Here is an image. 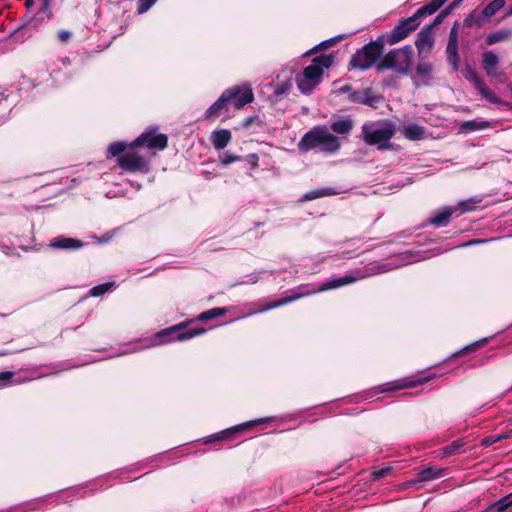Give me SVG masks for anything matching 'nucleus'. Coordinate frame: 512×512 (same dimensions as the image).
<instances>
[{"instance_id":"nucleus-1","label":"nucleus","mask_w":512,"mask_h":512,"mask_svg":"<svg viewBox=\"0 0 512 512\" xmlns=\"http://www.w3.org/2000/svg\"><path fill=\"white\" fill-rule=\"evenodd\" d=\"M358 281L357 274L354 271L352 274H347L342 277L329 279L323 282L318 287H310V285H300L296 287L294 290L290 291V295L281 298L275 302H270L265 307L260 308L258 312H266L268 310L281 307L283 305L292 303L302 297L310 296L318 292H323L327 290L337 289L354 282Z\"/></svg>"},{"instance_id":"nucleus-2","label":"nucleus","mask_w":512,"mask_h":512,"mask_svg":"<svg viewBox=\"0 0 512 512\" xmlns=\"http://www.w3.org/2000/svg\"><path fill=\"white\" fill-rule=\"evenodd\" d=\"M341 146L337 136L326 125H317L306 132L297 144L300 152L318 149L327 154L336 153Z\"/></svg>"},{"instance_id":"nucleus-3","label":"nucleus","mask_w":512,"mask_h":512,"mask_svg":"<svg viewBox=\"0 0 512 512\" xmlns=\"http://www.w3.org/2000/svg\"><path fill=\"white\" fill-rule=\"evenodd\" d=\"M334 56L332 54L320 55L312 60V63L304 68L302 73L295 77L299 90L303 94H310L320 83L324 68L332 66Z\"/></svg>"},{"instance_id":"nucleus-4","label":"nucleus","mask_w":512,"mask_h":512,"mask_svg":"<svg viewBox=\"0 0 512 512\" xmlns=\"http://www.w3.org/2000/svg\"><path fill=\"white\" fill-rule=\"evenodd\" d=\"M396 132L394 123L388 120L368 122L362 125V139L368 145H377L378 150L392 147L391 138Z\"/></svg>"},{"instance_id":"nucleus-5","label":"nucleus","mask_w":512,"mask_h":512,"mask_svg":"<svg viewBox=\"0 0 512 512\" xmlns=\"http://www.w3.org/2000/svg\"><path fill=\"white\" fill-rule=\"evenodd\" d=\"M414 51L411 45H405L402 48L394 49L388 52L376 65L377 72L393 70L398 74L408 75L412 64Z\"/></svg>"},{"instance_id":"nucleus-6","label":"nucleus","mask_w":512,"mask_h":512,"mask_svg":"<svg viewBox=\"0 0 512 512\" xmlns=\"http://www.w3.org/2000/svg\"><path fill=\"white\" fill-rule=\"evenodd\" d=\"M384 52V41L378 38L357 50L350 59V69L368 70L377 65Z\"/></svg>"},{"instance_id":"nucleus-7","label":"nucleus","mask_w":512,"mask_h":512,"mask_svg":"<svg viewBox=\"0 0 512 512\" xmlns=\"http://www.w3.org/2000/svg\"><path fill=\"white\" fill-rule=\"evenodd\" d=\"M186 327L187 323L183 322L161 330L155 334L154 339L151 340V343L148 346L161 345L174 340L185 341L206 332V329L204 328H191L189 330H185Z\"/></svg>"},{"instance_id":"nucleus-8","label":"nucleus","mask_w":512,"mask_h":512,"mask_svg":"<svg viewBox=\"0 0 512 512\" xmlns=\"http://www.w3.org/2000/svg\"><path fill=\"white\" fill-rule=\"evenodd\" d=\"M420 25V21L416 20V17H408L402 21L385 37H381L384 42L389 45H394L406 37L413 31H415Z\"/></svg>"},{"instance_id":"nucleus-9","label":"nucleus","mask_w":512,"mask_h":512,"mask_svg":"<svg viewBox=\"0 0 512 512\" xmlns=\"http://www.w3.org/2000/svg\"><path fill=\"white\" fill-rule=\"evenodd\" d=\"M156 130L154 128L143 132L131 143V148L146 146L151 149H165L168 144V137L165 134H156Z\"/></svg>"},{"instance_id":"nucleus-10","label":"nucleus","mask_w":512,"mask_h":512,"mask_svg":"<svg viewBox=\"0 0 512 512\" xmlns=\"http://www.w3.org/2000/svg\"><path fill=\"white\" fill-rule=\"evenodd\" d=\"M118 165L129 172L147 174L150 171L149 162L136 153H125L117 158Z\"/></svg>"},{"instance_id":"nucleus-11","label":"nucleus","mask_w":512,"mask_h":512,"mask_svg":"<svg viewBox=\"0 0 512 512\" xmlns=\"http://www.w3.org/2000/svg\"><path fill=\"white\" fill-rule=\"evenodd\" d=\"M273 419H274V417H264V418H259V419L251 420V421H248L246 423L233 426L231 428H228V429L222 430L220 432H217L215 434H212V435L204 437L203 438V443L204 444H210L212 442H217V441H221V440L227 439L230 436H232L233 434H235L236 432L242 431V430H244L246 428H249V427H252V426H255V425H259V424L270 422Z\"/></svg>"},{"instance_id":"nucleus-12","label":"nucleus","mask_w":512,"mask_h":512,"mask_svg":"<svg viewBox=\"0 0 512 512\" xmlns=\"http://www.w3.org/2000/svg\"><path fill=\"white\" fill-rule=\"evenodd\" d=\"M458 30L459 24L455 22L450 30L448 44L445 51L447 61L451 65L453 72L458 71L460 62L458 54Z\"/></svg>"},{"instance_id":"nucleus-13","label":"nucleus","mask_w":512,"mask_h":512,"mask_svg":"<svg viewBox=\"0 0 512 512\" xmlns=\"http://www.w3.org/2000/svg\"><path fill=\"white\" fill-rule=\"evenodd\" d=\"M348 100L356 104H363L376 108L382 97L377 95L371 88L355 90L348 95Z\"/></svg>"},{"instance_id":"nucleus-14","label":"nucleus","mask_w":512,"mask_h":512,"mask_svg":"<svg viewBox=\"0 0 512 512\" xmlns=\"http://www.w3.org/2000/svg\"><path fill=\"white\" fill-rule=\"evenodd\" d=\"M401 264H392L389 262L376 261L369 263L362 269L355 270L358 281L369 278L374 275L382 274L400 266Z\"/></svg>"},{"instance_id":"nucleus-15","label":"nucleus","mask_w":512,"mask_h":512,"mask_svg":"<svg viewBox=\"0 0 512 512\" xmlns=\"http://www.w3.org/2000/svg\"><path fill=\"white\" fill-rule=\"evenodd\" d=\"M236 90H224L220 97L205 111L206 120L218 117L236 95Z\"/></svg>"},{"instance_id":"nucleus-16","label":"nucleus","mask_w":512,"mask_h":512,"mask_svg":"<svg viewBox=\"0 0 512 512\" xmlns=\"http://www.w3.org/2000/svg\"><path fill=\"white\" fill-rule=\"evenodd\" d=\"M415 45L420 56L431 52L434 46L432 25H426L423 27V29L418 33Z\"/></svg>"},{"instance_id":"nucleus-17","label":"nucleus","mask_w":512,"mask_h":512,"mask_svg":"<svg viewBox=\"0 0 512 512\" xmlns=\"http://www.w3.org/2000/svg\"><path fill=\"white\" fill-rule=\"evenodd\" d=\"M434 66L429 61H420L415 67V84L428 86L432 80Z\"/></svg>"},{"instance_id":"nucleus-18","label":"nucleus","mask_w":512,"mask_h":512,"mask_svg":"<svg viewBox=\"0 0 512 512\" xmlns=\"http://www.w3.org/2000/svg\"><path fill=\"white\" fill-rule=\"evenodd\" d=\"M83 246L81 240L63 235L53 238L49 243V247L56 250H78Z\"/></svg>"},{"instance_id":"nucleus-19","label":"nucleus","mask_w":512,"mask_h":512,"mask_svg":"<svg viewBox=\"0 0 512 512\" xmlns=\"http://www.w3.org/2000/svg\"><path fill=\"white\" fill-rule=\"evenodd\" d=\"M227 90H236L237 93L233 97L232 101L230 103L233 104L235 109H241L245 105L251 103L254 100V95L252 92V89L249 87H239V86H233L231 88H228Z\"/></svg>"},{"instance_id":"nucleus-20","label":"nucleus","mask_w":512,"mask_h":512,"mask_svg":"<svg viewBox=\"0 0 512 512\" xmlns=\"http://www.w3.org/2000/svg\"><path fill=\"white\" fill-rule=\"evenodd\" d=\"M340 193H342V191L338 190L334 187H322V188H317V189H313V190L306 192L301 197L300 201L301 202L311 201V200L319 199L322 197L338 195Z\"/></svg>"},{"instance_id":"nucleus-21","label":"nucleus","mask_w":512,"mask_h":512,"mask_svg":"<svg viewBox=\"0 0 512 512\" xmlns=\"http://www.w3.org/2000/svg\"><path fill=\"white\" fill-rule=\"evenodd\" d=\"M453 212L454 210L451 207H444L442 210L434 212L428 222L429 224L437 227L447 226L451 220Z\"/></svg>"},{"instance_id":"nucleus-22","label":"nucleus","mask_w":512,"mask_h":512,"mask_svg":"<svg viewBox=\"0 0 512 512\" xmlns=\"http://www.w3.org/2000/svg\"><path fill=\"white\" fill-rule=\"evenodd\" d=\"M231 140V132L227 129L216 130L211 135V141L216 150L224 149Z\"/></svg>"},{"instance_id":"nucleus-23","label":"nucleus","mask_w":512,"mask_h":512,"mask_svg":"<svg viewBox=\"0 0 512 512\" xmlns=\"http://www.w3.org/2000/svg\"><path fill=\"white\" fill-rule=\"evenodd\" d=\"M483 69L490 76H495V69L499 64V57L493 51H486L483 53Z\"/></svg>"},{"instance_id":"nucleus-24","label":"nucleus","mask_w":512,"mask_h":512,"mask_svg":"<svg viewBox=\"0 0 512 512\" xmlns=\"http://www.w3.org/2000/svg\"><path fill=\"white\" fill-rule=\"evenodd\" d=\"M446 469L427 467L419 471L418 476L422 483L439 479L445 475Z\"/></svg>"},{"instance_id":"nucleus-25","label":"nucleus","mask_w":512,"mask_h":512,"mask_svg":"<svg viewBox=\"0 0 512 512\" xmlns=\"http://www.w3.org/2000/svg\"><path fill=\"white\" fill-rule=\"evenodd\" d=\"M353 128V121L350 118H339L332 121L330 128L334 133L339 135L348 134Z\"/></svg>"},{"instance_id":"nucleus-26","label":"nucleus","mask_w":512,"mask_h":512,"mask_svg":"<svg viewBox=\"0 0 512 512\" xmlns=\"http://www.w3.org/2000/svg\"><path fill=\"white\" fill-rule=\"evenodd\" d=\"M488 512H512V495L502 497L498 501L491 504Z\"/></svg>"},{"instance_id":"nucleus-27","label":"nucleus","mask_w":512,"mask_h":512,"mask_svg":"<svg viewBox=\"0 0 512 512\" xmlns=\"http://www.w3.org/2000/svg\"><path fill=\"white\" fill-rule=\"evenodd\" d=\"M403 134L409 140H420L424 138L425 129L420 125L411 124L404 128Z\"/></svg>"},{"instance_id":"nucleus-28","label":"nucleus","mask_w":512,"mask_h":512,"mask_svg":"<svg viewBox=\"0 0 512 512\" xmlns=\"http://www.w3.org/2000/svg\"><path fill=\"white\" fill-rule=\"evenodd\" d=\"M511 36H512V30L501 29V30H498L496 32L489 34L486 37V43L488 45H494L496 43L503 42V41L507 40Z\"/></svg>"},{"instance_id":"nucleus-29","label":"nucleus","mask_w":512,"mask_h":512,"mask_svg":"<svg viewBox=\"0 0 512 512\" xmlns=\"http://www.w3.org/2000/svg\"><path fill=\"white\" fill-rule=\"evenodd\" d=\"M227 312H228V309L225 308V307H223V308H219V307L212 308V309H209V310L204 311L201 314H199L197 316V320L201 321V322H206V321L215 319L217 317L223 316Z\"/></svg>"},{"instance_id":"nucleus-30","label":"nucleus","mask_w":512,"mask_h":512,"mask_svg":"<svg viewBox=\"0 0 512 512\" xmlns=\"http://www.w3.org/2000/svg\"><path fill=\"white\" fill-rule=\"evenodd\" d=\"M485 21L486 18L483 16L482 12L477 13L476 11H473L465 17L463 24L466 27L479 28L484 24Z\"/></svg>"},{"instance_id":"nucleus-31","label":"nucleus","mask_w":512,"mask_h":512,"mask_svg":"<svg viewBox=\"0 0 512 512\" xmlns=\"http://www.w3.org/2000/svg\"><path fill=\"white\" fill-rule=\"evenodd\" d=\"M505 0H493L489 4H487L483 10L481 11L483 16L488 20L492 16H494L500 9L505 6Z\"/></svg>"},{"instance_id":"nucleus-32","label":"nucleus","mask_w":512,"mask_h":512,"mask_svg":"<svg viewBox=\"0 0 512 512\" xmlns=\"http://www.w3.org/2000/svg\"><path fill=\"white\" fill-rule=\"evenodd\" d=\"M128 147L131 148V144H128L125 141H116L111 143L107 148V153L109 157H116L121 156L120 154L123 153Z\"/></svg>"},{"instance_id":"nucleus-33","label":"nucleus","mask_w":512,"mask_h":512,"mask_svg":"<svg viewBox=\"0 0 512 512\" xmlns=\"http://www.w3.org/2000/svg\"><path fill=\"white\" fill-rule=\"evenodd\" d=\"M481 202H482V198L480 196H474L468 200L460 201L458 203V208L462 212L473 211L477 207V205L480 204Z\"/></svg>"},{"instance_id":"nucleus-34","label":"nucleus","mask_w":512,"mask_h":512,"mask_svg":"<svg viewBox=\"0 0 512 512\" xmlns=\"http://www.w3.org/2000/svg\"><path fill=\"white\" fill-rule=\"evenodd\" d=\"M477 90L481 94V96L488 100L490 103H501L500 98L497 95H495L484 82L477 88Z\"/></svg>"},{"instance_id":"nucleus-35","label":"nucleus","mask_w":512,"mask_h":512,"mask_svg":"<svg viewBox=\"0 0 512 512\" xmlns=\"http://www.w3.org/2000/svg\"><path fill=\"white\" fill-rule=\"evenodd\" d=\"M292 87V80L287 79L273 84L274 94L276 96H285L288 94Z\"/></svg>"},{"instance_id":"nucleus-36","label":"nucleus","mask_w":512,"mask_h":512,"mask_svg":"<svg viewBox=\"0 0 512 512\" xmlns=\"http://www.w3.org/2000/svg\"><path fill=\"white\" fill-rule=\"evenodd\" d=\"M488 126H489V123L486 121L470 120V121H466L462 124V129L466 132H471V131L482 130Z\"/></svg>"},{"instance_id":"nucleus-37","label":"nucleus","mask_w":512,"mask_h":512,"mask_svg":"<svg viewBox=\"0 0 512 512\" xmlns=\"http://www.w3.org/2000/svg\"><path fill=\"white\" fill-rule=\"evenodd\" d=\"M115 286L114 282H106L100 285H97L90 289L89 294L93 297H99L104 295L106 292L110 291L112 287Z\"/></svg>"},{"instance_id":"nucleus-38","label":"nucleus","mask_w":512,"mask_h":512,"mask_svg":"<svg viewBox=\"0 0 512 512\" xmlns=\"http://www.w3.org/2000/svg\"><path fill=\"white\" fill-rule=\"evenodd\" d=\"M486 341H487V339L485 338V339H482L480 341H476V342H474L472 344H469V345L463 347L461 350L453 353L451 357L455 358V357H458V356H460L462 354L472 352V351L476 350L477 348L483 346L486 343Z\"/></svg>"},{"instance_id":"nucleus-39","label":"nucleus","mask_w":512,"mask_h":512,"mask_svg":"<svg viewBox=\"0 0 512 512\" xmlns=\"http://www.w3.org/2000/svg\"><path fill=\"white\" fill-rule=\"evenodd\" d=\"M464 77L469 82H471L476 89L483 83V80L478 76V74L472 68H467L464 71Z\"/></svg>"},{"instance_id":"nucleus-40","label":"nucleus","mask_w":512,"mask_h":512,"mask_svg":"<svg viewBox=\"0 0 512 512\" xmlns=\"http://www.w3.org/2000/svg\"><path fill=\"white\" fill-rule=\"evenodd\" d=\"M436 9L430 4V2L422 7H420L413 15L412 17H416L417 21H420V18L427 15L434 14Z\"/></svg>"},{"instance_id":"nucleus-41","label":"nucleus","mask_w":512,"mask_h":512,"mask_svg":"<svg viewBox=\"0 0 512 512\" xmlns=\"http://www.w3.org/2000/svg\"><path fill=\"white\" fill-rule=\"evenodd\" d=\"M400 257L405 264L414 263L422 259L421 257H419L418 253H414L413 251H407L401 254Z\"/></svg>"},{"instance_id":"nucleus-42","label":"nucleus","mask_w":512,"mask_h":512,"mask_svg":"<svg viewBox=\"0 0 512 512\" xmlns=\"http://www.w3.org/2000/svg\"><path fill=\"white\" fill-rule=\"evenodd\" d=\"M219 160H220V163H221L222 165H225V166H226V165H229V164H231V163H233V162H236V161L240 160V157H239V156H236V155L232 154L231 152H228V151H227V152H224V153L220 156Z\"/></svg>"},{"instance_id":"nucleus-43","label":"nucleus","mask_w":512,"mask_h":512,"mask_svg":"<svg viewBox=\"0 0 512 512\" xmlns=\"http://www.w3.org/2000/svg\"><path fill=\"white\" fill-rule=\"evenodd\" d=\"M157 0H139L137 12L139 14H143L147 12L155 3Z\"/></svg>"},{"instance_id":"nucleus-44","label":"nucleus","mask_w":512,"mask_h":512,"mask_svg":"<svg viewBox=\"0 0 512 512\" xmlns=\"http://www.w3.org/2000/svg\"><path fill=\"white\" fill-rule=\"evenodd\" d=\"M462 446H463V443L461 441H453L451 444H449L443 448V453L446 455L453 454L458 449H460Z\"/></svg>"},{"instance_id":"nucleus-45","label":"nucleus","mask_w":512,"mask_h":512,"mask_svg":"<svg viewBox=\"0 0 512 512\" xmlns=\"http://www.w3.org/2000/svg\"><path fill=\"white\" fill-rule=\"evenodd\" d=\"M391 471L390 467H384L381 469L374 470L371 473L372 480L377 481L383 477H385Z\"/></svg>"},{"instance_id":"nucleus-46","label":"nucleus","mask_w":512,"mask_h":512,"mask_svg":"<svg viewBox=\"0 0 512 512\" xmlns=\"http://www.w3.org/2000/svg\"><path fill=\"white\" fill-rule=\"evenodd\" d=\"M38 26V22L34 17L29 18L27 21H25L23 24H21L16 31L21 30L23 28H33L36 29Z\"/></svg>"},{"instance_id":"nucleus-47","label":"nucleus","mask_w":512,"mask_h":512,"mask_svg":"<svg viewBox=\"0 0 512 512\" xmlns=\"http://www.w3.org/2000/svg\"><path fill=\"white\" fill-rule=\"evenodd\" d=\"M457 7H459V1H453L446 8H444L440 13L443 14L444 17L446 18Z\"/></svg>"},{"instance_id":"nucleus-48","label":"nucleus","mask_w":512,"mask_h":512,"mask_svg":"<svg viewBox=\"0 0 512 512\" xmlns=\"http://www.w3.org/2000/svg\"><path fill=\"white\" fill-rule=\"evenodd\" d=\"M258 280H259V274L254 273V274L249 275L248 279L246 281L238 282V283L234 284V286L242 285V284H255L258 282Z\"/></svg>"},{"instance_id":"nucleus-49","label":"nucleus","mask_w":512,"mask_h":512,"mask_svg":"<svg viewBox=\"0 0 512 512\" xmlns=\"http://www.w3.org/2000/svg\"><path fill=\"white\" fill-rule=\"evenodd\" d=\"M72 33L68 30L58 31V39L61 42H67L71 38Z\"/></svg>"},{"instance_id":"nucleus-50","label":"nucleus","mask_w":512,"mask_h":512,"mask_svg":"<svg viewBox=\"0 0 512 512\" xmlns=\"http://www.w3.org/2000/svg\"><path fill=\"white\" fill-rule=\"evenodd\" d=\"M498 442L497 441V438L496 436H488V437H485L482 442H481V445L484 446V447H488L494 443Z\"/></svg>"},{"instance_id":"nucleus-51","label":"nucleus","mask_w":512,"mask_h":512,"mask_svg":"<svg viewBox=\"0 0 512 512\" xmlns=\"http://www.w3.org/2000/svg\"><path fill=\"white\" fill-rule=\"evenodd\" d=\"M420 484H422V482L420 481L419 476L416 479H412V480L406 481V487H410V488L419 489L420 488Z\"/></svg>"},{"instance_id":"nucleus-52","label":"nucleus","mask_w":512,"mask_h":512,"mask_svg":"<svg viewBox=\"0 0 512 512\" xmlns=\"http://www.w3.org/2000/svg\"><path fill=\"white\" fill-rule=\"evenodd\" d=\"M13 375L14 373L12 371H2L0 372V381L10 380Z\"/></svg>"},{"instance_id":"nucleus-53","label":"nucleus","mask_w":512,"mask_h":512,"mask_svg":"<svg viewBox=\"0 0 512 512\" xmlns=\"http://www.w3.org/2000/svg\"><path fill=\"white\" fill-rule=\"evenodd\" d=\"M448 0H431L430 4L438 11Z\"/></svg>"},{"instance_id":"nucleus-54","label":"nucleus","mask_w":512,"mask_h":512,"mask_svg":"<svg viewBox=\"0 0 512 512\" xmlns=\"http://www.w3.org/2000/svg\"><path fill=\"white\" fill-rule=\"evenodd\" d=\"M448 0H431L430 4L438 11Z\"/></svg>"},{"instance_id":"nucleus-55","label":"nucleus","mask_w":512,"mask_h":512,"mask_svg":"<svg viewBox=\"0 0 512 512\" xmlns=\"http://www.w3.org/2000/svg\"><path fill=\"white\" fill-rule=\"evenodd\" d=\"M351 92H353V90H352V87L349 85L342 86L338 90H336L337 94L347 93L349 95Z\"/></svg>"},{"instance_id":"nucleus-56","label":"nucleus","mask_w":512,"mask_h":512,"mask_svg":"<svg viewBox=\"0 0 512 512\" xmlns=\"http://www.w3.org/2000/svg\"><path fill=\"white\" fill-rule=\"evenodd\" d=\"M444 19H445L444 15L439 13L429 25H432V28H433L434 26L442 23Z\"/></svg>"},{"instance_id":"nucleus-57","label":"nucleus","mask_w":512,"mask_h":512,"mask_svg":"<svg viewBox=\"0 0 512 512\" xmlns=\"http://www.w3.org/2000/svg\"><path fill=\"white\" fill-rule=\"evenodd\" d=\"M335 40H336V38H331V39L325 40V41L321 42L317 47H319L321 49H325V48L329 47L332 43H334Z\"/></svg>"},{"instance_id":"nucleus-58","label":"nucleus","mask_w":512,"mask_h":512,"mask_svg":"<svg viewBox=\"0 0 512 512\" xmlns=\"http://www.w3.org/2000/svg\"><path fill=\"white\" fill-rule=\"evenodd\" d=\"M484 242H486V240H471V241H469L467 243H464V244L460 245L459 247H466V246L480 244V243H484Z\"/></svg>"},{"instance_id":"nucleus-59","label":"nucleus","mask_w":512,"mask_h":512,"mask_svg":"<svg viewBox=\"0 0 512 512\" xmlns=\"http://www.w3.org/2000/svg\"><path fill=\"white\" fill-rule=\"evenodd\" d=\"M496 438H497V441H501L503 439H507L510 437V434L509 433H500L498 435H495Z\"/></svg>"},{"instance_id":"nucleus-60","label":"nucleus","mask_w":512,"mask_h":512,"mask_svg":"<svg viewBox=\"0 0 512 512\" xmlns=\"http://www.w3.org/2000/svg\"><path fill=\"white\" fill-rule=\"evenodd\" d=\"M407 386H409V384L405 383V384H401V385H398V386H394V387L388 388L385 391L397 390V389L405 388Z\"/></svg>"},{"instance_id":"nucleus-61","label":"nucleus","mask_w":512,"mask_h":512,"mask_svg":"<svg viewBox=\"0 0 512 512\" xmlns=\"http://www.w3.org/2000/svg\"><path fill=\"white\" fill-rule=\"evenodd\" d=\"M33 5H34V1L33 0H26L25 1V6L27 8H31Z\"/></svg>"},{"instance_id":"nucleus-62","label":"nucleus","mask_w":512,"mask_h":512,"mask_svg":"<svg viewBox=\"0 0 512 512\" xmlns=\"http://www.w3.org/2000/svg\"><path fill=\"white\" fill-rule=\"evenodd\" d=\"M512 15V5L508 8L506 14H505V17H509Z\"/></svg>"},{"instance_id":"nucleus-63","label":"nucleus","mask_w":512,"mask_h":512,"mask_svg":"<svg viewBox=\"0 0 512 512\" xmlns=\"http://www.w3.org/2000/svg\"><path fill=\"white\" fill-rule=\"evenodd\" d=\"M252 122V118H247L244 123V127H248L250 123Z\"/></svg>"},{"instance_id":"nucleus-64","label":"nucleus","mask_w":512,"mask_h":512,"mask_svg":"<svg viewBox=\"0 0 512 512\" xmlns=\"http://www.w3.org/2000/svg\"><path fill=\"white\" fill-rule=\"evenodd\" d=\"M409 487H406V482L402 483L399 485V489L400 490H405V489H408Z\"/></svg>"}]
</instances>
